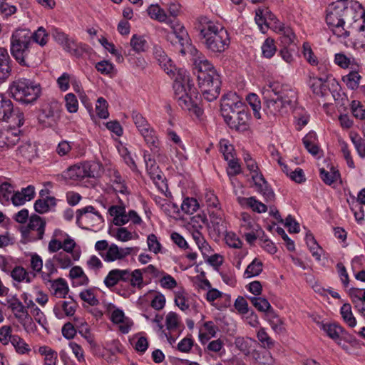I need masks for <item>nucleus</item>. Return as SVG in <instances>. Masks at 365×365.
<instances>
[{
	"instance_id": "obj_1",
	"label": "nucleus",
	"mask_w": 365,
	"mask_h": 365,
	"mask_svg": "<svg viewBox=\"0 0 365 365\" xmlns=\"http://www.w3.org/2000/svg\"><path fill=\"white\" fill-rule=\"evenodd\" d=\"M326 21L332 33L346 38L350 30L359 31L358 40L365 46V10L360 3L354 0H337L329 4Z\"/></svg>"
},
{
	"instance_id": "obj_2",
	"label": "nucleus",
	"mask_w": 365,
	"mask_h": 365,
	"mask_svg": "<svg viewBox=\"0 0 365 365\" xmlns=\"http://www.w3.org/2000/svg\"><path fill=\"white\" fill-rule=\"evenodd\" d=\"M262 96L267 113L274 116L287 114L297 101V91L291 86L278 81L267 84Z\"/></svg>"
},
{
	"instance_id": "obj_3",
	"label": "nucleus",
	"mask_w": 365,
	"mask_h": 365,
	"mask_svg": "<svg viewBox=\"0 0 365 365\" xmlns=\"http://www.w3.org/2000/svg\"><path fill=\"white\" fill-rule=\"evenodd\" d=\"M193 71L203 98L207 101L215 100L220 91V76L212 64L196 48L192 51Z\"/></svg>"
},
{
	"instance_id": "obj_4",
	"label": "nucleus",
	"mask_w": 365,
	"mask_h": 365,
	"mask_svg": "<svg viewBox=\"0 0 365 365\" xmlns=\"http://www.w3.org/2000/svg\"><path fill=\"white\" fill-rule=\"evenodd\" d=\"M197 29L202 43L209 52L222 53L229 48L230 34L222 24L201 16L198 19Z\"/></svg>"
},
{
	"instance_id": "obj_5",
	"label": "nucleus",
	"mask_w": 365,
	"mask_h": 365,
	"mask_svg": "<svg viewBox=\"0 0 365 365\" xmlns=\"http://www.w3.org/2000/svg\"><path fill=\"white\" fill-rule=\"evenodd\" d=\"M34 51L30 30L15 29L10 37V53L15 61L21 66L30 67L34 62Z\"/></svg>"
},
{
	"instance_id": "obj_6",
	"label": "nucleus",
	"mask_w": 365,
	"mask_h": 365,
	"mask_svg": "<svg viewBox=\"0 0 365 365\" xmlns=\"http://www.w3.org/2000/svg\"><path fill=\"white\" fill-rule=\"evenodd\" d=\"M8 92L16 101L31 104L40 97L41 86L33 79L21 77L9 84Z\"/></svg>"
},
{
	"instance_id": "obj_7",
	"label": "nucleus",
	"mask_w": 365,
	"mask_h": 365,
	"mask_svg": "<svg viewBox=\"0 0 365 365\" xmlns=\"http://www.w3.org/2000/svg\"><path fill=\"white\" fill-rule=\"evenodd\" d=\"M173 88L178 103L183 110H191L195 108L192 98V95L195 94V88L186 71H180L175 80Z\"/></svg>"
},
{
	"instance_id": "obj_8",
	"label": "nucleus",
	"mask_w": 365,
	"mask_h": 365,
	"mask_svg": "<svg viewBox=\"0 0 365 365\" xmlns=\"http://www.w3.org/2000/svg\"><path fill=\"white\" fill-rule=\"evenodd\" d=\"M132 118L136 128L150 150L153 153L158 154L160 150V141L155 130L140 113L133 111Z\"/></svg>"
},
{
	"instance_id": "obj_9",
	"label": "nucleus",
	"mask_w": 365,
	"mask_h": 365,
	"mask_svg": "<svg viewBox=\"0 0 365 365\" xmlns=\"http://www.w3.org/2000/svg\"><path fill=\"white\" fill-rule=\"evenodd\" d=\"M99 168L96 163L83 162L69 167L64 173L66 178L73 180H80L85 178H95Z\"/></svg>"
},
{
	"instance_id": "obj_10",
	"label": "nucleus",
	"mask_w": 365,
	"mask_h": 365,
	"mask_svg": "<svg viewBox=\"0 0 365 365\" xmlns=\"http://www.w3.org/2000/svg\"><path fill=\"white\" fill-rule=\"evenodd\" d=\"M76 225L82 229H88L103 222L100 212L92 205L78 209L76 212Z\"/></svg>"
},
{
	"instance_id": "obj_11",
	"label": "nucleus",
	"mask_w": 365,
	"mask_h": 365,
	"mask_svg": "<svg viewBox=\"0 0 365 365\" xmlns=\"http://www.w3.org/2000/svg\"><path fill=\"white\" fill-rule=\"evenodd\" d=\"M245 110V104L235 93L230 94L229 97L225 98L221 103L222 116L226 123L232 120L238 113Z\"/></svg>"
},
{
	"instance_id": "obj_12",
	"label": "nucleus",
	"mask_w": 365,
	"mask_h": 365,
	"mask_svg": "<svg viewBox=\"0 0 365 365\" xmlns=\"http://www.w3.org/2000/svg\"><path fill=\"white\" fill-rule=\"evenodd\" d=\"M58 117L57 103H51L43 106L38 119L44 127H52L56 125Z\"/></svg>"
},
{
	"instance_id": "obj_13",
	"label": "nucleus",
	"mask_w": 365,
	"mask_h": 365,
	"mask_svg": "<svg viewBox=\"0 0 365 365\" xmlns=\"http://www.w3.org/2000/svg\"><path fill=\"white\" fill-rule=\"evenodd\" d=\"M77 307V303L72 299L69 301L59 300L55 304L53 312L57 319H63L73 317Z\"/></svg>"
},
{
	"instance_id": "obj_14",
	"label": "nucleus",
	"mask_w": 365,
	"mask_h": 365,
	"mask_svg": "<svg viewBox=\"0 0 365 365\" xmlns=\"http://www.w3.org/2000/svg\"><path fill=\"white\" fill-rule=\"evenodd\" d=\"M46 227V221L37 215H32L29 217V222L27 226L21 228V234L26 237L30 231H36L37 236L36 240H41L43 237Z\"/></svg>"
},
{
	"instance_id": "obj_15",
	"label": "nucleus",
	"mask_w": 365,
	"mask_h": 365,
	"mask_svg": "<svg viewBox=\"0 0 365 365\" xmlns=\"http://www.w3.org/2000/svg\"><path fill=\"white\" fill-rule=\"evenodd\" d=\"M255 187L260 193L267 202H272L275 199V194L273 190L269 186L262 174L256 173L252 175Z\"/></svg>"
},
{
	"instance_id": "obj_16",
	"label": "nucleus",
	"mask_w": 365,
	"mask_h": 365,
	"mask_svg": "<svg viewBox=\"0 0 365 365\" xmlns=\"http://www.w3.org/2000/svg\"><path fill=\"white\" fill-rule=\"evenodd\" d=\"M123 282L128 283L133 289H141L144 287L143 271L140 269H123Z\"/></svg>"
},
{
	"instance_id": "obj_17",
	"label": "nucleus",
	"mask_w": 365,
	"mask_h": 365,
	"mask_svg": "<svg viewBox=\"0 0 365 365\" xmlns=\"http://www.w3.org/2000/svg\"><path fill=\"white\" fill-rule=\"evenodd\" d=\"M230 128L240 133H243L249 130L250 125V115L245 110L233 117V119L226 123Z\"/></svg>"
},
{
	"instance_id": "obj_18",
	"label": "nucleus",
	"mask_w": 365,
	"mask_h": 365,
	"mask_svg": "<svg viewBox=\"0 0 365 365\" xmlns=\"http://www.w3.org/2000/svg\"><path fill=\"white\" fill-rule=\"evenodd\" d=\"M276 18L268 8H259L255 11V20L262 33L266 32L269 22L273 21Z\"/></svg>"
},
{
	"instance_id": "obj_19",
	"label": "nucleus",
	"mask_w": 365,
	"mask_h": 365,
	"mask_svg": "<svg viewBox=\"0 0 365 365\" xmlns=\"http://www.w3.org/2000/svg\"><path fill=\"white\" fill-rule=\"evenodd\" d=\"M153 55L160 67L167 74L170 75L173 73L175 66L173 65L171 59L168 56L161 46L158 45L154 46Z\"/></svg>"
},
{
	"instance_id": "obj_20",
	"label": "nucleus",
	"mask_w": 365,
	"mask_h": 365,
	"mask_svg": "<svg viewBox=\"0 0 365 365\" xmlns=\"http://www.w3.org/2000/svg\"><path fill=\"white\" fill-rule=\"evenodd\" d=\"M75 247L76 242L71 237L65 238L63 242L51 237L48 242V251L50 253H55L63 249L67 253H73Z\"/></svg>"
},
{
	"instance_id": "obj_21",
	"label": "nucleus",
	"mask_w": 365,
	"mask_h": 365,
	"mask_svg": "<svg viewBox=\"0 0 365 365\" xmlns=\"http://www.w3.org/2000/svg\"><path fill=\"white\" fill-rule=\"evenodd\" d=\"M61 46L64 51L76 57L81 56L86 51V44L79 43L75 38L70 36Z\"/></svg>"
},
{
	"instance_id": "obj_22",
	"label": "nucleus",
	"mask_w": 365,
	"mask_h": 365,
	"mask_svg": "<svg viewBox=\"0 0 365 365\" xmlns=\"http://www.w3.org/2000/svg\"><path fill=\"white\" fill-rule=\"evenodd\" d=\"M237 200L243 208H250L257 213H264L267 211L266 205L258 200L255 197H237Z\"/></svg>"
},
{
	"instance_id": "obj_23",
	"label": "nucleus",
	"mask_w": 365,
	"mask_h": 365,
	"mask_svg": "<svg viewBox=\"0 0 365 365\" xmlns=\"http://www.w3.org/2000/svg\"><path fill=\"white\" fill-rule=\"evenodd\" d=\"M12 61L6 48L0 47V80L5 81L11 75Z\"/></svg>"
},
{
	"instance_id": "obj_24",
	"label": "nucleus",
	"mask_w": 365,
	"mask_h": 365,
	"mask_svg": "<svg viewBox=\"0 0 365 365\" xmlns=\"http://www.w3.org/2000/svg\"><path fill=\"white\" fill-rule=\"evenodd\" d=\"M20 140L19 130H7L0 133V148L8 149L15 145Z\"/></svg>"
},
{
	"instance_id": "obj_25",
	"label": "nucleus",
	"mask_w": 365,
	"mask_h": 365,
	"mask_svg": "<svg viewBox=\"0 0 365 365\" xmlns=\"http://www.w3.org/2000/svg\"><path fill=\"white\" fill-rule=\"evenodd\" d=\"M327 78L324 76H310L308 85L312 92L319 96H324L327 92V86L326 85Z\"/></svg>"
},
{
	"instance_id": "obj_26",
	"label": "nucleus",
	"mask_w": 365,
	"mask_h": 365,
	"mask_svg": "<svg viewBox=\"0 0 365 365\" xmlns=\"http://www.w3.org/2000/svg\"><path fill=\"white\" fill-rule=\"evenodd\" d=\"M13 113L12 101L5 94L0 93V121L8 122Z\"/></svg>"
},
{
	"instance_id": "obj_27",
	"label": "nucleus",
	"mask_w": 365,
	"mask_h": 365,
	"mask_svg": "<svg viewBox=\"0 0 365 365\" xmlns=\"http://www.w3.org/2000/svg\"><path fill=\"white\" fill-rule=\"evenodd\" d=\"M18 154L29 162L38 157V148L36 143L26 142L22 143L17 150Z\"/></svg>"
},
{
	"instance_id": "obj_28",
	"label": "nucleus",
	"mask_w": 365,
	"mask_h": 365,
	"mask_svg": "<svg viewBox=\"0 0 365 365\" xmlns=\"http://www.w3.org/2000/svg\"><path fill=\"white\" fill-rule=\"evenodd\" d=\"M174 302L175 305L182 312L190 310L189 295L182 287H178L174 291Z\"/></svg>"
},
{
	"instance_id": "obj_29",
	"label": "nucleus",
	"mask_w": 365,
	"mask_h": 365,
	"mask_svg": "<svg viewBox=\"0 0 365 365\" xmlns=\"http://www.w3.org/2000/svg\"><path fill=\"white\" fill-rule=\"evenodd\" d=\"M50 282L53 294L57 298H66L69 291L66 282L62 278H58L53 281L51 280Z\"/></svg>"
},
{
	"instance_id": "obj_30",
	"label": "nucleus",
	"mask_w": 365,
	"mask_h": 365,
	"mask_svg": "<svg viewBox=\"0 0 365 365\" xmlns=\"http://www.w3.org/2000/svg\"><path fill=\"white\" fill-rule=\"evenodd\" d=\"M335 63L342 68H351L357 70L359 65L354 58L348 57L342 53H336L334 56Z\"/></svg>"
},
{
	"instance_id": "obj_31",
	"label": "nucleus",
	"mask_w": 365,
	"mask_h": 365,
	"mask_svg": "<svg viewBox=\"0 0 365 365\" xmlns=\"http://www.w3.org/2000/svg\"><path fill=\"white\" fill-rule=\"evenodd\" d=\"M56 205V199L54 197L47 196L43 199H38L34 203L36 212L43 214Z\"/></svg>"
},
{
	"instance_id": "obj_32",
	"label": "nucleus",
	"mask_w": 365,
	"mask_h": 365,
	"mask_svg": "<svg viewBox=\"0 0 365 365\" xmlns=\"http://www.w3.org/2000/svg\"><path fill=\"white\" fill-rule=\"evenodd\" d=\"M8 307L14 313V317L19 320L22 319L26 313H28L25 306L23 303L17 298L12 297L7 300Z\"/></svg>"
},
{
	"instance_id": "obj_33",
	"label": "nucleus",
	"mask_w": 365,
	"mask_h": 365,
	"mask_svg": "<svg viewBox=\"0 0 365 365\" xmlns=\"http://www.w3.org/2000/svg\"><path fill=\"white\" fill-rule=\"evenodd\" d=\"M69 276L73 280V284L76 286L86 285L89 282L88 277L79 266L72 267L70 270Z\"/></svg>"
},
{
	"instance_id": "obj_34",
	"label": "nucleus",
	"mask_w": 365,
	"mask_h": 365,
	"mask_svg": "<svg viewBox=\"0 0 365 365\" xmlns=\"http://www.w3.org/2000/svg\"><path fill=\"white\" fill-rule=\"evenodd\" d=\"M38 352L43 356V364L57 365L58 354L55 350L48 346H41Z\"/></svg>"
},
{
	"instance_id": "obj_35",
	"label": "nucleus",
	"mask_w": 365,
	"mask_h": 365,
	"mask_svg": "<svg viewBox=\"0 0 365 365\" xmlns=\"http://www.w3.org/2000/svg\"><path fill=\"white\" fill-rule=\"evenodd\" d=\"M303 144L309 153L317 155L319 148L317 145V137L314 131H310L303 138Z\"/></svg>"
},
{
	"instance_id": "obj_36",
	"label": "nucleus",
	"mask_w": 365,
	"mask_h": 365,
	"mask_svg": "<svg viewBox=\"0 0 365 365\" xmlns=\"http://www.w3.org/2000/svg\"><path fill=\"white\" fill-rule=\"evenodd\" d=\"M30 34L31 36V42L33 46H34V43L39 45L41 47L45 46L48 43V34L43 26L38 27L34 32L30 31Z\"/></svg>"
},
{
	"instance_id": "obj_37",
	"label": "nucleus",
	"mask_w": 365,
	"mask_h": 365,
	"mask_svg": "<svg viewBox=\"0 0 365 365\" xmlns=\"http://www.w3.org/2000/svg\"><path fill=\"white\" fill-rule=\"evenodd\" d=\"M148 15L150 19L159 22H167L168 16L163 9L158 4H151L147 9Z\"/></svg>"
},
{
	"instance_id": "obj_38",
	"label": "nucleus",
	"mask_w": 365,
	"mask_h": 365,
	"mask_svg": "<svg viewBox=\"0 0 365 365\" xmlns=\"http://www.w3.org/2000/svg\"><path fill=\"white\" fill-rule=\"evenodd\" d=\"M119 282H123V269H120L110 270L103 280L105 285L109 289L115 286Z\"/></svg>"
},
{
	"instance_id": "obj_39",
	"label": "nucleus",
	"mask_w": 365,
	"mask_h": 365,
	"mask_svg": "<svg viewBox=\"0 0 365 365\" xmlns=\"http://www.w3.org/2000/svg\"><path fill=\"white\" fill-rule=\"evenodd\" d=\"M263 270V264L261 260L255 258L252 262L247 267L245 272V278H251L258 276Z\"/></svg>"
},
{
	"instance_id": "obj_40",
	"label": "nucleus",
	"mask_w": 365,
	"mask_h": 365,
	"mask_svg": "<svg viewBox=\"0 0 365 365\" xmlns=\"http://www.w3.org/2000/svg\"><path fill=\"white\" fill-rule=\"evenodd\" d=\"M203 330L200 331L199 337L202 343L207 342L211 337H215L217 327L212 321L206 322L203 324Z\"/></svg>"
},
{
	"instance_id": "obj_41",
	"label": "nucleus",
	"mask_w": 365,
	"mask_h": 365,
	"mask_svg": "<svg viewBox=\"0 0 365 365\" xmlns=\"http://www.w3.org/2000/svg\"><path fill=\"white\" fill-rule=\"evenodd\" d=\"M240 228L244 232H245L259 230V226L249 214L243 212L242 213L240 218Z\"/></svg>"
},
{
	"instance_id": "obj_42",
	"label": "nucleus",
	"mask_w": 365,
	"mask_h": 365,
	"mask_svg": "<svg viewBox=\"0 0 365 365\" xmlns=\"http://www.w3.org/2000/svg\"><path fill=\"white\" fill-rule=\"evenodd\" d=\"M71 253H67L65 251L60 252L53 256L56 266L61 269H68L71 267L73 262L70 256Z\"/></svg>"
},
{
	"instance_id": "obj_43",
	"label": "nucleus",
	"mask_w": 365,
	"mask_h": 365,
	"mask_svg": "<svg viewBox=\"0 0 365 365\" xmlns=\"http://www.w3.org/2000/svg\"><path fill=\"white\" fill-rule=\"evenodd\" d=\"M340 314L344 322L350 327H354L356 325V319L351 312L350 304H344L340 309Z\"/></svg>"
},
{
	"instance_id": "obj_44",
	"label": "nucleus",
	"mask_w": 365,
	"mask_h": 365,
	"mask_svg": "<svg viewBox=\"0 0 365 365\" xmlns=\"http://www.w3.org/2000/svg\"><path fill=\"white\" fill-rule=\"evenodd\" d=\"M166 329L170 331H175L180 329L181 321L179 315L173 312H170L165 317Z\"/></svg>"
},
{
	"instance_id": "obj_45",
	"label": "nucleus",
	"mask_w": 365,
	"mask_h": 365,
	"mask_svg": "<svg viewBox=\"0 0 365 365\" xmlns=\"http://www.w3.org/2000/svg\"><path fill=\"white\" fill-rule=\"evenodd\" d=\"M112 187L115 192L123 195L128 194V189L125 183L124 179L120 175L118 172H115L111 180Z\"/></svg>"
},
{
	"instance_id": "obj_46",
	"label": "nucleus",
	"mask_w": 365,
	"mask_h": 365,
	"mask_svg": "<svg viewBox=\"0 0 365 365\" xmlns=\"http://www.w3.org/2000/svg\"><path fill=\"white\" fill-rule=\"evenodd\" d=\"M192 239L197 245L199 250L202 255H205L210 252V247L206 242L202 234L197 230H193L191 232Z\"/></svg>"
},
{
	"instance_id": "obj_47",
	"label": "nucleus",
	"mask_w": 365,
	"mask_h": 365,
	"mask_svg": "<svg viewBox=\"0 0 365 365\" xmlns=\"http://www.w3.org/2000/svg\"><path fill=\"white\" fill-rule=\"evenodd\" d=\"M130 45L136 53L144 52L148 47V42L144 37L136 34L133 35L131 37Z\"/></svg>"
},
{
	"instance_id": "obj_48",
	"label": "nucleus",
	"mask_w": 365,
	"mask_h": 365,
	"mask_svg": "<svg viewBox=\"0 0 365 365\" xmlns=\"http://www.w3.org/2000/svg\"><path fill=\"white\" fill-rule=\"evenodd\" d=\"M306 243L312 252V256L317 260H321L322 248L319 247L314 236L312 234H307L305 237Z\"/></svg>"
},
{
	"instance_id": "obj_49",
	"label": "nucleus",
	"mask_w": 365,
	"mask_h": 365,
	"mask_svg": "<svg viewBox=\"0 0 365 365\" xmlns=\"http://www.w3.org/2000/svg\"><path fill=\"white\" fill-rule=\"evenodd\" d=\"M361 77L356 70H352L349 74L343 77V81L351 90L356 89L359 86Z\"/></svg>"
},
{
	"instance_id": "obj_50",
	"label": "nucleus",
	"mask_w": 365,
	"mask_h": 365,
	"mask_svg": "<svg viewBox=\"0 0 365 365\" xmlns=\"http://www.w3.org/2000/svg\"><path fill=\"white\" fill-rule=\"evenodd\" d=\"M262 56L266 58H271L277 51V46L273 38H267L262 43L261 46Z\"/></svg>"
},
{
	"instance_id": "obj_51",
	"label": "nucleus",
	"mask_w": 365,
	"mask_h": 365,
	"mask_svg": "<svg viewBox=\"0 0 365 365\" xmlns=\"http://www.w3.org/2000/svg\"><path fill=\"white\" fill-rule=\"evenodd\" d=\"M322 328L331 339L335 341L340 339V334L343 331L342 327L334 323L324 324Z\"/></svg>"
},
{
	"instance_id": "obj_52",
	"label": "nucleus",
	"mask_w": 365,
	"mask_h": 365,
	"mask_svg": "<svg viewBox=\"0 0 365 365\" xmlns=\"http://www.w3.org/2000/svg\"><path fill=\"white\" fill-rule=\"evenodd\" d=\"M56 264L54 259L49 258L45 262V271L42 272L41 277L44 282H51V275L57 272Z\"/></svg>"
},
{
	"instance_id": "obj_53",
	"label": "nucleus",
	"mask_w": 365,
	"mask_h": 365,
	"mask_svg": "<svg viewBox=\"0 0 365 365\" xmlns=\"http://www.w3.org/2000/svg\"><path fill=\"white\" fill-rule=\"evenodd\" d=\"M320 177L324 183L331 185L339 179L340 174L334 168H331L330 171L322 168L320 169Z\"/></svg>"
},
{
	"instance_id": "obj_54",
	"label": "nucleus",
	"mask_w": 365,
	"mask_h": 365,
	"mask_svg": "<svg viewBox=\"0 0 365 365\" xmlns=\"http://www.w3.org/2000/svg\"><path fill=\"white\" fill-rule=\"evenodd\" d=\"M199 203L196 199L187 197L181 205V210L185 214L192 215L199 209Z\"/></svg>"
},
{
	"instance_id": "obj_55",
	"label": "nucleus",
	"mask_w": 365,
	"mask_h": 365,
	"mask_svg": "<svg viewBox=\"0 0 365 365\" xmlns=\"http://www.w3.org/2000/svg\"><path fill=\"white\" fill-rule=\"evenodd\" d=\"M11 275L14 280L19 282H26L29 283L31 281V274L22 267H16L12 270Z\"/></svg>"
},
{
	"instance_id": "obj_56",
	"label": "nucleus",
	"mask_w": 365,
	"mask_h": 365,
	"mask_svg": "<svg viewBox=\"0 0 365 365\" xmlns=\"http://www.w3.org/2000/svg\"><path fill=\"white\" fill-rule=\"evenodd\" d=\"M350 138L360 158L365 159V140L357 134H351Z\"/></svg>"
},
{
	"instance_id": "obj_57",
	"label": "nucleus",
	"mask_w": 365,
	"mask_h": 365,
	"mask_svg": "<svg viewBox=\"0 0 365 365\" xmlns=\"http://www.w3.org/2000/svg\"><path fill=\"white\" fill-rule=\"evenodd\" d=\"M10 342L19 354H24L30 351L29 345L18 335H14Z\"/></svg>"
},
{
	"instance_id": "obj_58",
	"label": "nucleus",
	"mask_w": 365,
	"mask_h": 365,
	"mask_svg": "<svg viewBox=\"0 0 365 365\" xmlns=\"http://www.w3.org/2000/svg\"><path fill=\"white\" fill-rule=\"evenodd\" d=\"M302 54L307 62L311 66L318 65V58L313 52L311 46L307 42H304L302 46Z\"/></svg>"
},
{
	"instance_id": "obj_59",
	"label": "nucleus",
	"mask_w": 365,
	"mask_h": 365,
	"mask_svg": "<svg viewBox=\"0 0 365 365\" xmlns=\"http://www.w3.org/2000/svg\"><path fill=\"white\" fill-rule=\"evenodd\" d=\"M249 299L252 304L261 312H266L267 310H269L271 309V305L269 302L265 298L257 297H250Z\"/></svg>"
},
{
	"instance_id": "obj_60",
	"label": "nucleus",
	"mask_w": 365,
	"mask_h": 365,
	"mask_svg": "<svg viewBox=\"0 0 365 365\" xmlns=\"http://www.w3.org/2000/svg\"><path fill=\"white\" fill-rule=\"evenodd\" d=\"M80 298L91 306L98 304L99 301L97 299L93 289H83L79 293Z\"/></svg>"
},
{
	"instance_id": "obj_61",
	"label": "nucleus",
	"mask_w": 365,
	"mask_h": 365,
	"mask_svg": "<svg viewBox=\"0 0 365 365\" xmlns=\"http://www.w3.org/2000/svg\"><path fill=\"white\" fill-rule=\"evenodd\" d=\"M108 104L105 98L100 97L96 104V112L97 115L102 119H106L109 116L108 110Z\"/></svg>"
},
{
	"instance_id": "obj_62",
	"label": "nucleus",
	"mask_w": 365,
	"mask_h": 365,
	"mask_svg": "<svg viewBox=\"0 0 365 365\" xmlns=\"http://www.w3.org/2000/svg\"><path fill=\"white\" fill-rule=\"evenodd\" d=\"M247 100L253 110L254 116L257 119H260L261 105L258 96L255 93H250L247 96Z\"/></svg>"
},
{
	"instance_id": "obj_63",
	"label": "nucleus",
	"mask_w": 365,
	"mask_h": 365,
	"mask_svg": "<svg viewBox=\"0 0 365 365\" xmlns=\"http://www.w3.org/2000/svg\"><path fill=\"white\" fill-rule=\"evenodd\" d=\"M279 34L281 35V41L285 46H288L293 43L296 38L292 29L287 26H286Z\"/></svg>"
},
{
	"instance_id": "obj_64",
	"label": "nucleus",
	"mask_w": 365,
	"mask_h": 365,
	"mask_svg": "<svg viewBox=\"0 0 365 365\" xmlns=\"http://www.w3.org/2000/svg\"><path fill=\"white\" fill-rule=\"evenodd\" d=\"M65 106L66 110L71 113H74L78 111V102L76 96L73 93H69L65 96Z\"/></svg>"
}]
</instances>
